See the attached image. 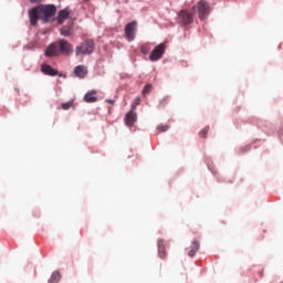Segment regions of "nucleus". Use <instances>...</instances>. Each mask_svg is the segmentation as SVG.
<instances>
[{
	"label": "nucleus",
	"mask_w": 283,
	"mask_h": 283,
	"mask_svg": "<svg viewBox=\"0 0 283 283\" xmlns=\"http://www.w3.org/2000/svg\"><path fill=\"white\" fill-rule=\"evenodd\" d=\"M41 0H30V3H40Z\"/></svg>",
	"instance_id": "nucleus-27"
},
{
	"label": "nucleus",
	"mask_w": 283,
	"mask_h": 283,
	"mask_svg": "<svg viewBox=\"0 0 283 283\" xmlns=\"http://www.w3.org/2000/svg\"><path fill=\"white\" fill-rule=\"evenodd\" d=\"M84 101H85V103H96V101H98V98L93 96L92 94L87 93L84 96Z\"/></svg>",
	"instance_id": "nucleus-18"
},
{
	"label": "nucleus",
	"mask_w": 283,
	"mask_h": 283,
	"mask_svg": "<svg viewBox=\"0 0 283 283\" xmlns=\"http://www.w3.org/2000/svg\"><path fill=\"white\" fill-rule=\"evenodd\" d=\"M165 44H158L150 53L149 61H160L165 54Z\"/></svg>",
	"instance_id": "nucleus-7"
},
{
	"label": "nucleus",
	"mask_w": 283,
	"mask_h": 283,
	"mask_svg": "<svg viewBox=\"0 0 283 283\" xmlns=\"http://www.w3.org/2000/svg\"><path fill=\"white\" fill-rule=\"evenodd\" d=\"M74 74L75 76H77L78 78H85V76H87V67L84 65H77L74 69Z\"/></svg>",
	"instance_id": "nucleus-12"
},
{
	"label": "nucleus",
	"mask_w": 283,
	"mask_h": 283,
	"mask_svg": "<svg viewBox=\"0 0 283 283\" xmlns=\"http://www.w3.org/2000/svg\"><path fill=\"white\" fill-rule=\"evenodd\" d=\"M88 94H91V95H93V96H96L97 92H96V90H93V91H91Z\"/></svg>",
	"instance_id": "nucleus-26"
},
{
	"label": "nucleus",
	"mask_w": 283,
	"mask_h": 283,
	"mask_svg": "<svg viewBox=\"0 0 283 283\" xmlns=\"http://www.w3.org/2000/svg\"><path fill=\"white\" fill-rule=\"evenodd\" d=\"M157 129H158L159 132H167V130L169 129V125H159V126L157 127Z\"/></svg>",
	"instance_id": "nucleus-24"
},
{
	"label": "nucleus",
	"mask_w": 283,
	"mask_h": 283,
	"mask_svg": "<svg viewBox=\"0 0 283 283\" xmlns=\"http://www.w3.org/2000/svg\"><path fill=\"white\" fill-rule=\"evenodd\" d=\"M30 23L31 25H36L39 23V19H41V9L40 7H35L29 12Z\"/></svg>",
	"instance_id": "nucleus-8"
},
{
	"label": "nucleus",
	"mask_w": 283,
	"mask_h": 283,
	"mask_svg": "<svg viewBox=\"0 0 283 283\" xmlns=\"http://www.w3.org/2000/svg\"><path fill=\"white\" fill-rule=\"evenodd\" d=\"M138 105H140V97H136L134 99V102L132 103V108L134 112H136V107H138Z\"/></svg>",
	"instance_id": "nucleus-20"
},
{
	"label": "nucleus",
	"mask_w": 283,
	"mask_h": 283,
	"mask_svg": "<svg viewBox=\"0 0 283 283\" xmlns=\"http://www.w3.org/2000/svg\"><path fill=\"white\" fill-rule=\"evenodd\" d=\"M41 72L44 73L46 76H57L59 71L50 66V64H42Z\"/></svg>",
	"instance_id": "nucleus-10"
},
{
	"label": "nucleus",
	"mask_w": 283,
	"mask_h": 283,
	"mask_svg": "<svg viewBox=\"0 0 283 283\" xmlns=\"http://www.w3.org/2000/svg\"><path fill=\"white\" fill-rule=\"evenodd\" d=\"M200 250V242L198 240H195L190 247V251L188 252L189 258H193L196 253Z\"/></svg>",
	"instance_id": "nucleus-14"
},
{
	"label": "nucleus",
	"mask_w": 283,
	"mask_h": 283,
	"mask_svg": "<svg viewBox=\"0 0 283 283\" xmlns=\"http://www.w3.org/2000/svg\"><path fill=\"white\" fill-rule=\"evenodd\" d=\"M169 103H170V97L165 96L164 98L160 99L159 107L164 109L165 107H167V105H169Z\"/></svg>",
	"instance_id": "nucleus-19"
},
{
	"label": "nucleus",
	"mask_w": 283,
	"mask_h": 283,
	"mask_svg": "<svg viewBox=\"0 0 283 283\" xmlns=\"http://www.w3.org/2000/svg\"><path fill=\"white\" fill-rule=\"evenodd\" d=\"M94 52V41L86 40L75 48V55L83 56L85 54H92Z\"/></svg>",
	"instance_id": "nucleus-4"
},
{
	"label": "nucleus",
	"mask_w": 283,
	"mask_h": 283,
	"mask_svg": "<svg viewBox=\"0 0 283 283\" xmlns=\"http://www.w3.org/2000/svg\"><path fill=\"white\" fill-rule=\"evenodd\" d=\"M136 27H137L136 21H133L126 24L124 32L127 41L132 42L134 41V39H136Z\"/></svg>",
	"instance_id": "nucleus-6"
},
{
	"label": "nucleus",
	"mask_w": 283,
	"mask_h": 283,
	"mask_svg": "<svg viewBox=\"0 0 283 283\" xmlns=\"http://www.w3.org/2000/svg\"><path fill=\"white\" fill-rule=\"evenodd\" d=\"M59 54H64L65 56H70V54H74V49L67 40L62 39L60 41L51 43L45 52L44 55L49 59L54 56H59Z\"/></svg>",
	"instance_id": "nucleus-1"
},
{
	"label": "nucleus",
	"mask_w": 283,
	"mask_h": 283,
	"mask_svg": "<svg viewBox=\"0 0 283 283\" xmlns=\"http://www.w3.org/2000/svg\"><path fill=\"white\" fill-rule=\"evenodd\" d=\"M70 18V9H63L57 14V23L60 25H63L65 23L66 19Z\"/></svg>",
	"instance_id": "nucleus-11"
},
{
	"label": "nucleus",
	"mask_w": 283,
	"mask_h": 283,
	"mask_svg": "<svg viewBox=\"0 0 283 283\" xmlns=\"http://www.w3.org/2000/svg\"><path fill=\"white\" fill-rule=\"evenodd\" d=\"M61 280V274L59 272H53L51 275V279L49 280V283H59Z\"/></svg>",
	"instance_id": "nucleus-17"
},
{
	"label": "nucleus",
	"mask_w": 283,
	"mask_h": 283,
	"mask_svg": "<svg viewBox=\"0 0 283 283\" xmlns=\"http://www.w3.org/2000/svg\"><path fill=\"white\" fill-rule=\"evenodd\" d=\"M177 23H179V25H190V23H193V13L181 10L177 17Z\"/></svg>",
	"instance_id": "nucleus-5"
},
{
	"label": "nucleus",
	"mask_w": 283,
	"mask_h": 283,
	"mask_svg": "<svg viewBox=\"0 0 283 283\" xmlns=\"http://www.w3.org/2000/svg\"><path fill=\"white\" fill-rule=\"evenodd\" d=\"M72 105H74V101H70V102H66V103H63L62 104V109H70V107H72Z\"/></svg>",
	"instance_id": "nucleus-21"
},
{
	"label": "nucleus",
	"mask_w": 283,
	"mask_h": 283,
	"mask_svg": "<svg viewBox=\"0 0 283 283\" xmlns=\"http://www.w3.org/2000/svg\"><path fill=\"white\" fill-rule=\"evenodd\" d=\"M136 120H138V115L136 114V111L130 109L125 116V124L127 127H133Z\"/></svg>",
	"instance_id": "nucleus-9"
},
{
	"label": "nucleus",
	"mask_w": 283,
	"mask_h": 283,
	"mask_svg": "<svg viewBox=\"0 0 283 283\" xmlns=\"http://www.w3.org/2000/svg\"><path fill=\"white\" fill-rule=\"evenodd\" d=\"M149 92H151V84H147L144 90H143V94H149Z\"/></svg>",
	"instance_id": "nucleus-23"
},
{
	"label": "nucleus",
	"mask_w": 283,
	"mask_h": 283,
	"mask_svg": "<svg viewBox=\"0 0 283 283\" xmlns=\"http://www.w3.org/2000/svg\"><path fill=\"white\" fill-rule=\"evenodd\" d=\"M207 134H209V127H205L200 133V138H207Z\"/></svg>",
	"instance_id": "nucleus-22"
},
{
	"label": "nucleus",
	"mask_w": 283,
	"mask_h": 283,
	"mask_svg": "<svg viewBox=\"0 0 283 283\" xmlns=\"http://www.w3.org/2000/svg\"><path fill=\"white\" fill-rule=\"evenodd\" d=\"M140 52L142 54H149V52H151V44L150 43L142 44Z\"/></svg>",
	"instance_id": "nucleus-16"
},
{
	"label": "nucleus",
	"mask_w": 283,
	"mask_h": 283,
	"mask_svg": "<svg viewBox=\"0 0 283 283\" xmlns=\"http://www.w3.org/2000/svg\"><path fill=\"white\" fill-rule=\"evenodd\" d=\"M192 10H197L200 21H205L211 13V6L207 0H200L197 6L192 7Z\"/></svg>",
	"instance_id": "nucleus-3"
},
{
	"label": "nucleus",
	"mask_w": 283,
	"mask_h": 283,
	"mask_svg": "<svg viewBox=\"0 0 283 283\" xmlns=\"http://www.w3.org/2000/svg\"><path fill=\"white\" fill-rule=\"evenodd\" d=\"M157 247H158L159 258H161V260H165L167 258V250H165V241H163L161 239L158 240Z\"/></svg>",
	"instance_id": "nucleus-13"
},
{
	"label": "nucleus",
	"mask_w": 283,
	"mask_h": 283,
	"mask_svg": "<svg viewBox=\"0 0 283 283\" xmlns=\"http://www.w3.org/2000/svg\"><path fill=\"white\" fill-rule=\"evenodd\" d=\"M60 33L62 34V36H72V27H63L60 30Z\"/></svg>",
	"instance_id": "nucleus-15"
},
{
	"label": "nucleus",
	"mask_w": 283,
	"mask_h": 283,
	"mask_svg": "<svg viewBox=\"0 0 283 283\" xmlns=\"http://www.w3.org/2000/svg\"><path fill=\"white\" fill-rule=\"evenodd\" d=\"M106 102L109 103V105H114V103H116L114 99H106Z\"/></svg>",
	"instance_id": "nucleus-25"
},
{
	"label": "nucleus",
	"mask_w": 283,
	"mask_h": 283,
	"mask_svg": "<svg viewBox=\"0 0 283 283\" xmlns=\"http://www.w3.org/2000/svg\"><path fill=\"white\" fill-rule=\"evenodd\" d=\"M40 14L43 23H50L54 20V14H56V7L54 4L39 6Z\"/></svg>",
	"instance_id": "nucleus-2"
}]
</instances>
